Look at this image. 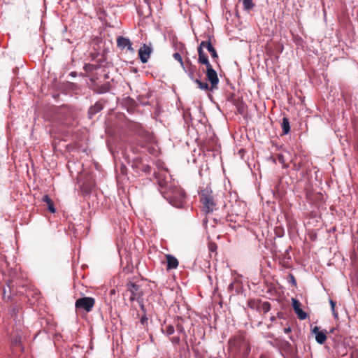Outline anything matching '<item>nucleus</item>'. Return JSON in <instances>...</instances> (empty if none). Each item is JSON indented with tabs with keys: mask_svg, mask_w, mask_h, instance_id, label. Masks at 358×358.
<instances>
[{
	"mask_svg": "<svg viewBox=\"0 0 358 358\" xmlns=\"http://www.w3.org/2000/svg\"><path fill=\"white\" fill-rule=\"evenodd\" d=\"M259 309H260V311H262V313H266L271 309V304L268 302H267V301L263 302L261 304V306L259 307Z\"/></svg>",
	"mask_w": 358,
	"mask_h": 358,
	"instance_id": "obj_21",
	"label": "nucleus"
},
{
	"mask_svg": "<svg viewBox=\"0 0 358 358\" xmlns=\"http://www.w3.org/2000/svg\"><path fill=\"white\" fill-rule=\"evenodd\" d=\"M103 108V106L100 103H96L93 106H92L89 110V114L90 115H92L100 110H101Z\"/></svg>",
	"mask_w": 358,
	"mask_h": 358,
	"instance_id": "obj_20",
	"label": "nucleus"
},
{
	"mask_svg": "<svg viewBox=\"0 0 358 358\" xmlns=\"http://www.w3.org/2000/svg\"><path fill=\"white\" fill-rule=\"evenodd\" d=\"M162 331L167 336L172 335L174 333V327L171 324L166 325L165 327L162 329Z\"/></svg>",
	"mask_w": 358,
	"mask_h": 358,
	"instance_id": "obj_22",
	"label": "nucleus"
},
{
	"mask_svg": "<svg viewBox=\"0 0 358 358\" xmlns=\"http://www.w3.org/2000/svg\"><path fill=\"white\" fill-rule=\"evenodd\" d=\"M202 46H206V49L210 52L211 57L215 59H218V55L217 52L211 43L208 41H202Z\"/></svg>",
	"mask_w": 358,
	"mask_h": 358,
	"instance_id": "obj_17",
	"label": "nucleus"
},
{
	"mask_svg": "<svg viewBox=\"0 0 358 358\" xmlns=\"http://www.w3.org/2000/svg\"><path fill=\"white\" fill-rule=\"evenodd\" d=\"M206 49V46H202V42L200 43L198 48L199 53V62L205 64L206 66L210 65L207 55L204 52L203 49Z\"/></svg>",
	"mask_w": 358,
	"mask_h": 358,
	"instance_id": "obj_15",
	"label": "nucleus"
},
{
	"mask_svg": "<svg viewBox=\"0 0 358 358\" xmlns=\"http://www.w3.org/2000/svg\"><path fill=\"white\" fill-rule=\"evenodd\" d=\"M173 58L177 60L182 66L185 65V62L182 60V58L179 52H175L173 55Z\"/></svg>",
	"mask_w": 358,
	"mask_h": 358,
	"instance_id": "obj_23",
	"label": "nucleus"
},
{
	"mask_svg": "<svg viewBox=\"0 0 358 358\" xmlns=\"http://www.w3.org/2000/svg\"><path fill=\"white\" fill-rule=\"evenodd\" d=\"M152 52V49L150 45L143 44L138 50V56L141 61L143 63L148 62Z\"/></svg>",
	"mask_w": 358,
	"mask_h": 358,
	"instance_id": "obj_10",
	"label": "nucleus"
},
{
	"mask_svg": "<svg viewBox=\"0 0 358 358\" xmlns=\"http://www.w3.org/2000/svg\"><path fill=\"white\" fill-rule=\"evenodd\" d=\"M209 248L210 251H215L217 248V245L215 243H211L210 244Z\"/></svg>",
	"mask_w": 358,
	"mask_h": 358,
	"instance_id": "obj_25",
	"label": "nucleus"
},
{
	"mask_svg": "<svg viewBox=\"0 0 358 358\" xmlns=\"http://www.w3.org/2000/svg\"><path fill=\"white\" fill-rule=\"evenodd\" d=\"M312 332L315 336V340L319 344H323L325 343L327 338V331L326 330H320V327L315 326Z\"/></svg>",
	"mask_w": 358,
	"mask_h": 358,
	"instance_id": "obj_11",
	"label": "nucleus"
},
{
	"mask_svg": "<svg viewBox=\"0 0 358 358\" xmlns=\"http://www.w3.org/2000/svg\"><path fill=\"white\" fill-rule=\"evenodd\" d=\"M180 341V338L179 337H173L172 338V342L175 343H178Z\"/></svg>",
	"mask_w": 358,
	"mask_h": 358,
	"instance_id": "obj_27",
	"label": "nucleus"
},
{
	"mask_svg": "<svg viewBox=\"0 0 358 358\" xmlns=\"http://www.w3.org/2000/svg\"><path fill=\"white\" fill-rule=\"evenodd\" d=\"M292 307H293V309L295 312V313L296 314L297 317L300 319V320H305L306 319L307 317V314L301 309V303L299 302V301H298L297 299H294L292 298Z\"/></svg>",
	"mask_w": 358,
	"mask_h": 358,
	"instance_id": "obj_12",
	"label": "nucleus"
},
{
	"mask_svg": "<svg viewBox=\"0 0 358 358\" xmlns=\"http://www.w3.org/2000/svg\"><path fill=\"white\" fill-rule=\"evenodd\" d=\"M131 129L145 144L152 143L155 141L153 133L147 130L141 123H132Z\"/></svg>",
	"mask_w": 358,
	"mask_h": 358,
	"instance_id": "obj_6",
	"label": "nucleus"
},
{
	"mask_svg": "<svg viewBox=\"0 0 358 358\" xmlns=\"http://www.w3.org/2000/svg\"><path fill=\"white\" fill-rule=\"evenodd\" d=\"M200 202L202 205V210L205 213H212L215 209L216 203L214 201L213 192L208 188L201 191Z\"/></svg>",
	"mask_w": 358,
	"mask_h": 358,
	"instance_id": "obj_5",
	"label": "nucleus"
},
{
	"mask_svg": "<svg viewBox=\"0 0 358 358\" xmlns=\"http://www.w3.org/2000/svg\"><path fill=\"white\" fill-rule=\"evenodd\" d=\"M117 45L119 48L120 49H124L127 48V50L130 51H133L134 49L132 48V44L130 41V40L127 38H125L124 36H118L117 38Z\"/></svg>",
	"mask_w": 358,
	"mask_h": 358,
	"instance_id": "obj_13",
	"label": "nucleus"
},
{
	"mask_svg": "<svg viewBox=\"0 0 358 358\" xmlns=\"http://www.w3.org/2000/svg\"><path fill=\"white\" fill-rule=\"evenodd\" d=\"M171 187L172 189H169V193L164 194L163 197L176 208L183 207L185 203L186 197L184 190L177 185Z\"/></svg>",
	"mask_w": 358,
	"mask_h": 358,
	"instance_id": "obj_1",
	"label": "nucleus"
},
{
	"mask_svg": "<svg viewBox=\"0 0 358 358\" xmlns=\"http://www.w3.org/2000/svg\"><path fill=\"white\" fill-rule=\"evenodd\" d=\"M285 331L286 332L289 331V329H285Z\"/></svg>",
	"mask_w": 358,
	"mask_h": 358,
	"instance_id": "obj_30",
	"label": "nucleus"
},
{
	"mask_svg": "<svg viewBox=\"0 0 358 358\" xmlns=\"http://www.w3.org/2000/svg\"><path fill=\"white\" fill-rule=\"evenodd\" d=\"M206 78L210 83V85H208V90H204L213 91L217 89L219 78L217 72L213 69L211 64L206 66Z\"/></svg>",
	"mask_w": 358,
	"mask_h": 358,
	"instance_id": "obj_8",
	"label": "nucleus"
},
{
	"mask_svg": "<svg viewBox=\"0 0 358 358\" xmlns=\"http://www.w3.org/2000/svg\"><path fill=\"white\" fill-rule=\"evenodd\" d=\"M281 127L283 134H287L290 131V125L289 119L286 117H283Z\"/></svg>",
	"mask_w": 358,
	"mask_h": 358,
	"instance_id": "obj_19",
	"label": "nucleus"
},
{
	"mask_svg": "<svg viewBox=\"0 0 358 358\" xmlns=\"http://www.w3.org/2000/svg\"><path fill=\"white\" fill-rule=\"evenodd\" d=\"M42 201L48 205V208L50 212L55 213L56 209L54 206V203L48 195H44L42 198Z\"/></svg>",
	"mask_w": 358,
	"mask_h": 358,
	"instance_id": "obj_18",
	"label": "nucleus"
},
{
	"mask_svg": "<svg viewBox=\"0 0 358 358\" xmlns=\"http://www.w3.org/2000/svg\"><path fill=\"white\" fill-rule=\"evenodd\" d=\"M238 110L240 113H243L244 111V107L243 105H240L238 106Z\"/></svg>",
	"mask_w": 358,
	"mask_h": 358,
	"instance_id": "obj_26",
	"label": "nucleus"
},
{
	"mask_svg": "<svg viewBox=\"0 0 358 358\" xmlns=\"http://www.w3.org/2000/svg\"><path fill=\"white\" fill-rule=\"evenodd\" d=\"M330 304H331V308L334 313V315H335V317H336L338 313L335 310L336 303L334 301L330 300Z\"/></svg>",
	"mask_w": 358,
	"mask_h": 358,
	"instance_id": "obj_24",
	"label": "nucleus"
},
{
	"mask_svg": "<svg viewBox=\"0 0 358 358\" xmlns=\"http://www.w3.org/2000/svg\"><path fill=\"white\" fill-rule=\"evenodd\" d=\"M125 295H129V299L131 302L134 301H140L143 296V292L140 286L133 282H129L127 284V290Z\"/></svg>",
	"mask_w": 358,
	"mask_h": 358,
	"instance_id": "obj_7",
	"label": "nucleus"
},
{
	"mask_svg": "<svg viewBox=\"0 0 358 358\" xmlns=\"http://www.w3.org/2000/svg\"><path fill=\"white\" fill-rule=\"evenodd\" d=\"M159 189L162 195L169 193V189H172L171 186H176L177 184L172 180L171 175L166 171H162L157 176Z\"/></svg>",
	"mask_w": 358,
	"mask_h": 358,
	"instance_id": "obj_3",
	"label": "nucleus"
},
{
	"mask_svg": "<svg viewBox=\"0 0 358 358\" xmlns=\"http://www.w3.org/2000/svg\"><path fill=\"white\" fill-rule=\"evenodd\" d=\"M182 67L189 78L198 85L199 89H208V84L201 80V73L196 66L193 65L189 61H185V65Z\"/></svg>",
	"mask_w": 358,
	"mask_h": 358,
	"instance_id": "obj_2",
	"label": "nucleus"
},
{
	"mask_svg": "<svg viewBox=\"0 0 358 358\" xmlns=\"http://www.w3.org/2000/svg\"><path fill=\"white\" fill-rule=\"evenodd\" d=\"M299 162L297 161L298 157L295 156L294 158H292L290 152L287 150H284L282 153L278 155V160L284 168H287L289 163H292L294 169L296 171L300 170L303 166L302 157L299 156Z\"/></svg>",
	"mask_w": 358,
	"mask_h": 358,
	"instance_id": "obj_4",
	"label": "nucleus"
},
{
	"mask_svg": "<svg viewBox=\"0 0 358 358\" xmlns=\"http://www.w3.org/2000/svg\"><path fill=\"white\" fill-rule=\"evenodd\" d=\"M10 348L15 352H22L24 350L21 343L20 337L17 335L11 338Z\"/></svg>",
	"mask_w": 358,
	"mask_h": 358,
	"instance_id": "obj_14",
	"label": "nucleus"
},
{
	"mask_svg": "<svg viewBox=\"0 0 358 358\" xmlns=\"http://www.w3.org/2000/svg\"><path fill=\"white\" fill-rule=\"evenodd\" d=\"M95 304V299L92 297H83L77 299L75 306L77 309H81L87 313L90 312Z\"/></svg>",
	"mask_w": 358,
	"mask_h": 358,
	"instance_id": "obj_9",
	"label": "nucleus"
},
{
	"mask_svg": "<svg viewBox=\"0 0 358 358\" xmlns=\"http://www.w3.org/2000/svg\"><path fill=\"white\" fill-rule=\"evenodd\" d=\"M177 330H178V331H183V328H182V326L178 325V326H177Z\"/></svg>",
	"mask_w": 358,
	"mask_h": 358,
	"instance_id": "obj_28",
	"label": "nucleus"
},
{
	"mask_svg": "<svg viewBox=\"0 0 358 358\" xmlns=\"http://www.w3.org/2000/svg\"><path fill=\"white\" fill-rule=\"evenodd\" d=\"M357 234H358V230H357Z\"/></svg>",
	"mask_w": 358,
	"mask_h": 358,
	"instance_id": "obj_31",
	"label": "nucleus"
},
{
	"mask_svg": "<svg viewBox=\"0 0 358 358\" xmlns=\"http://www.w3.org/2000/svg\"><path fill=\"white\" fill-rule=\"evenodd\" d=\"M259 358H268V357L266 355H262Z\"/></svg>",
	"mask_w": 358,
	"mask_h": 358,
	"instance_id": "obj_29",
	"label": "nucleus"
},
{
	"mask_svg": "<svg viewBox=\"0 0 358 358\" xmlns=\"http://www.w3.org/2000/svg\"><path fill=\"white\" fill-rule=\"evenodd\" d=\"M166 259L167 262L166 269H175L178 266V259L171 255H166Z\"/></svg>",
	"mask_w": 358,
	"mask_h": 358,
	"instance_id": "obj_16",
	"label": "nucleus"
}]
</instances>
